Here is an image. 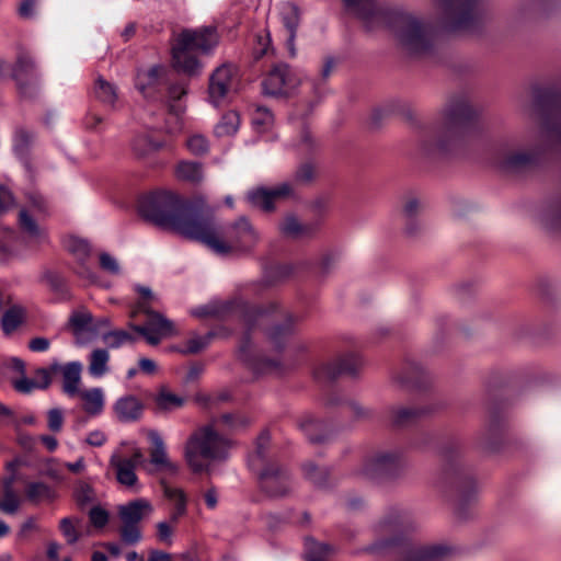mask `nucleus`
I'll return each instance as SVG.
<instances>
[{"mask_svg": "<svg viewBox=\"0 0 561 561\" xmlns=\"http://www.w3.org/2000/svg\"><path fill=\"white\" fill-rule=\"evenodd\" d=\"M346 10L360 20L368 32L389 26L408 54H430L435 44L436 26L410 13L390 12L377 0H342Z\"/></svg>", "mask_w": 561, "mask_h": 561, "instance_id": "obj_1", "label": "nucleus"}, {"mask_svg": "<svg viewBox=\"0 0 561 561\" xmlns=\"http://www.w3.org/2000/svg\"><path fill=\"white\" fill-rule=\"evenodd\" d=\"M416 526L410 512L399 508L389 511L376 526L380 539L370 546L369 551L389 550L399 561H445L454 554V549L447 545H413L408 541L407 535Z\"/></svg>", "mask_w": 561, "mask_h": 561, "instance_id": "obj_2", "label": "nucleus"}, {"mask_svg": "<svg viewBox=\"0 0 561 561\" xmlns=\"http://www.w3.org/2000/svg\"><path fill=\"white\" fill-rule=\"evenodd\" d=\"M206 205L169 191H154L138 201L140 217L161 229L194 240Z\"/></svg>", "mask_w": 561, "mask_h": 561, "instance_id": "obj_3", "label": "nucleus"}, {"mask_svg": "<svg viewBox=\"0 0 561 561\" xmlns=\"http://www.w3.org/2000/svg\"><path fill=\"white\" fill-rule=\"evenodd\" d=\"M196 231L193 241L202 243L218 255L250 251L259 242V233L247 217L241 216L232 224L222 225L208 206Z\"/></svg>", "mask_w": 561, "mask_h": 561, "instance_id": "obj_4", "label": "nucleus"}, {"mask_svg": "<svg viewBox=\"0 0 561 561\" xmlns=\"http://www.w3.org/2000/svg\"><path fill=\"white\" fill-rule=\"evenodd\" d=\"M478 114L465 98L451 99L443 111L442 126L426 131L421 150L426 157L449 153L465 136L476 127Z\"/></svg>", "mask_w": 561, "mask_h": 561, "instance_id": "obj_5", "label": "nucleus"}, {"mask_svg": "<svg viewBox=\"0 0 561 561\" xmlns=\"http://www.w3.org/2000/svg\"><path fill=\"white\" fill-rule=\"evenodd\" d=\"M275 304H271L268 306H257L243 300L210 302L211 318L225 320L231 316L237 314L242 319L245 325V332L240 340L238 356L242 362H244L248 366L257 373L275 369L279 366V363L275 359L256 358L252 354L251 341V333L256 327L259 320L267 318L268 314L275 310Z\"/></svg>", "mask_w": 561, "mask_h": 561, "instance_id": "obj_6", "label": "nucleus"}, {"mask_svg": "<svg viewBox=\"0 0 561 561\" xmlns=\"http://www.w3.org/2000/svg\"><path fill=\"white\" fill-rule=\"evenodd\" d=\"M219 36L215 27L183 30L172 46L174 69L190 77L198 76L203 65L197 54H209L218 45Z\"/></svg>", "mask_w": 561, "mask_h": 561, "instance_id": "obj_7", "label": "nucleus"}, {"mask_svg": "<svg viewBox=\"0 0 561 561\" xmlns=\"http://www.w3.org/2000/svg\"><path fill=\"white\" fill-rule=\"evenodd\" d=\"M461 455L459 442H448L442 448V458L444 461V480L455 491L457 497L456 515L465 520L470 517L467 513V506L474 500L477 494V484L471 473H469L458 461Z\"/></svg>", "mask_w": 561, "mask_h": 561, "instance_id": "obj_8", "label": "nucleus"}, {"mask_svg": "<svg viewBox=\"0 0 561 561\" xmlns=\"http://www.w3.org/2000/svg\"><path fill=\"white\" fill-rule=\"evenodd\" d=\"M230 440L215 431L213 425L195 430L185 445V459L194 473L207 470L204 460H222L228 456Z\"/></svg>", "mask_w": 561, "mask_h": 561, "instance_id": "obj_9", "label": "nucleus"}, {"mask_svg": "<svg viewBox=\"0 0 561 561\" xmlns=\"http://www.w3.org/2000/svg\"><path fill=\"white\" fill-rule=\"evenodd\" d=\"M153 513V506L148 499L138 497L118 505L117 516L121 520L118 529L123 543L134 546L141 541L142 529L140 523Z\"/></svg>", "mask_w": 561, "mask_h": 561, "instance_id": "obj_10", "label": "nucleus"}, {"mask_svg": "<svg viewBox=\"0 0 561 561\" xmlns=\"http://www.w3.org/2000/svg\"><path fill=\"white\" fill-rule=\"evenodd\" d=\"M546 148L539 144L503 148L497 167L505 173L524 174L536 170L545 160Z\"/></svg>", "mask_w": 561, "mask_h": 561, "instance_id": "obj_11", "label": "nucleus"}, {"mask_svg": "<svg viewBox=\"0 0 561 561\" xmlns=\"http://www.w3.org/2000/svg\"><path fill=\"white\" fill-rule=\"evenodd\" d=\"M447 31L473 32L481 23L480 0H438Z\"/></svg>", "mask_w": 561, "mask_h": 561, "instance_id": "obj_12", "label": "nucleus"}, {"mask_svg": "<svg viewBox=\"0 0 561 561\" xmlns=\"http://www.w3.org/2000/svg\"><path fill=\"white\" fill-rule=\"evenodd\" d=\"M534 107L545 136L549 140L561 142V92L538 89L535 92Z\"/></svg>", "mask_w": 561, "mask_h": 561, "instance_id": "obj_13", "label": "nucleus"}, {"mask_svg": "<svg viewBox=\"0 0 561 561\" xmlns=\"http://www.w3.org/2000/svg\"><path fill=\"white\" fill-rule=\"evenodd\" d=\"M408 468L403 454L397 450H381L369 457L362 469L367 479L375 482L394 481L402 477Z\"/></svg>", "mask_w": 561, "mask_h": 561, "instance_id": "obj_14", "label": "nucleus"}, {"mask_svg": "<svg viewBox=\"0 0 561 561\" xmlns=\"http://www.w3.org/2000/svg\"><path fill=\"white\" fill-rule=\"evenodd\" d=\"M271 304L276 305L275 310L267 318L259 320L253 331L262 329L275 351L282 352L289 337L296 333L300 318L289 312H282L279 305L275 301H271L265 306Z\"/></svg>", "mask_w": 561, "mask_h": 561, "instance_id": "obj_15", "label": "nucleus"}, {"mask_svg": "<svg viewBox=\"0 0 561 561\" xmlns=\"http://www.w3.org/2000/svg\"><path fill=\"white\" fill-rule=\"evenodd\" d=\"M255 474L261 491L270 497H284L291 491V474L285 466L278 462L266 463Z\"/></svg>", "mask_w": 561, "mask_h": 561, "instance_id": "obj_16", "label": "nucleus"}, {"mask_svg": "<svg viewBox=\"0 0 561 561\" xmlns=\"http://www.w3.org/2000/svg\"><path fill=\"white\" fill-rule=\"evenodd\" d=\"M299 78L285 62H276L267 71L262 81V91L265 95L286 96L299 84Z\"/></svg>", "mask_w": 561, "mask_h": 561, "instance_id": "obj_17", "label": "nucleus"}, {"mask_svg": "<svg viewBox=\"0 0 561 561\" xmlns=\"http://www.w3.org/2000/svg\"><path fill=\"white\" fill-rule=\"evenodd\" d=\"M167 84L168 69L162 65H153L148 69L137 70L135 87L147 100H161L164 96Z\"/></svg>", "mask_w": 561, "mask_h": 561, "instance_id": "obj_18", "label": "nucleus"}, {"mask_svg": "<svg viewBox=\"0 0 561 561\" xmlns=\"http://www.w3.org/2000/svg\"><path fill=\"white\" fill-rule=\"evenodd\" d=\"M147 320L144 324H129L130 329L140 334L148 344L156 346L162 339L175 334L174 323L162 313L152 310L144 312Z\"/></svg>", "mask_w": 561, "mask_h": 561, "instance_id": "obj_19", "label": "nucleus"}, {"mask_svg": "<svg viewBox=\"0 0 561 561\" xmlns=\"http://www.w3.org/2000/svg\"><path fill=\"white\" fill-rule=\"evenodd\" d=\"M294 195L293 185L284 182L271 188L264 186L255 187L247 193V201L251 206L270 213L275 209L276 202L293 197Z\"/></svg>", "mask_w": 561, "mask_h": 561, "instance_id": "obj_20", "label": "nucleus"}, {"mask_svg": "<svg viewBox=\"0 0 561 561\" xmlns=\"http://www.w3.org/2000/svg\"><path fill=\"white\" fill-rule=\"evenodd\" d=\"M362 366V359L356 354H346L333 362L322 364L313 371L318 381H334L342 375L355 376Z\"/></svg>", "mask_w": 561, "mask_h": 561, "instance_id": "obj_21", "label": "nucleus"}, {"mask_svg": "<svg viewBox=\"0 0 561 561\" xmlns=\"http://www.w3.org/2000/svg\"><path fill=\"white\" fill-rule=\"evenodd\" d=\"M237 68L232 64H222L217 67L209 77L208 99L218 106L226 99L232 88Z\"/></svg>", "mask_w": 561, "mask_h": 561, "instance_id": "obj_22", "label": "nucleus"}, {"mask_svg": "<svg viewBox=\"0 0 561 561\" xmlns=\"http://www.w3.org/2000/svg\"><path fill=\"white\" fill-rule=\"evenodd\" d=\"M297 425L312 445H325L332 442L335 436V430L330 422L318 419L312 414L302 415Z\"/></svg>", "mask_w": 561, "mask_h": 561, "instance_id": "obj_23", "label": "nucleus"}, {"mask_svg": "<svg viewBox=\"0 0 561 561\" xmlns=\"http://www.w3.org/2000/svg\"><path fill=\"white\" fill-rule=\"evenodd\" d=\"M11 78L15 81L21 95L30 98L34 93V82L37 78L35 62L26 53H20L11 70Z\"/></svg>", "mask_w": 561, "mask_h": 561, "instance_id": "obj_24", "label": "nucleus"}, {"mask_svg": "<svg viewBox=\"0 0 561 561\" xmlns=\"http://www.w3.org/2000/svg\"><path fill=\"white\" fill-rule=\"evenodd\" d=\"M504 432V420L497 412H491L486 428L480 435L478 445L488 453L500 449Z\"/></svg>", "mask_w": 561, "mask_h": 561, "instance_id": "obj_25", "label": "nucleus"}, {"mask_svg": "<svg viewBox=\"0 0 561 561\" xmlns=\"http://www.w3.org/2000/svg\"><path fill=\"white\" fill-rule=\"evenodd\" d=\"M279 233L288 239L311 238L319 230V222H300L296 215L288 214L278 224Z\"/></svg>", "mask_w": 561, "mask_h": 561, "instance_id": "obj_26", "label": "nucleus"}, {"mask_svg": "<svg viewBox=\"0 0 561 561\" xmlns=\"http://www.w3.org/2000/svg\"><path fill=\"white\" fill-rule=\"evenodd\" d=\"M66 248L77 259L78 265L75 272L82 278L94 280L95 275L87 264V261L91 255V247L89 242L84 239L72 237L66 242Z\"/></svg>", "mask_w": 561, "mask_h": 561, "instance_id": "obj_27", "label": "nucleus"}, {"mask_svg": "<svg viewBox=\"0 0 561 561\" xmlns=\"http://www.w3.org/2000/svg\"><path fill=\"white\" fill-rule=\"evenodd\" d=\"M36 135L34 131L24 127H18L13 136V151L19 160L23 163L27 172L33 173L31 149L34 145Z\"/></svg>", "mask_w": 561, "mask_h": 561, "instance_id": "obj_28", "label": "nucleus"}, {"mask_svg": "<svg viewBox=\"0 0 561 561\" xmlns=\"http://www.w3.org/2000/svg\"><path fill=\"white\" fill-rule=\"evenodd\" d=\"M144 409V403L133 394L121 397L113 405L115 416L121 423H133L140 420Z\"/></svg>", "mask_w": 561, "mask_h": 561, "instance_id": "obj_29", "label": "nucleus"}, {"mask_svg": "<svg viewBox=\"0 0 561 561\" xmlns=\"http://www.w3.org/2000/svg\"><path fill=\"white\" fill-rule=\"evenodd\" d=\"M430 412L428 408L392 407L389 409V421L393 427L404 428L415 424L423 415Z\"/></svg>", "mask_w": 561, "mask_h": 561, "instance_id": "obj_30", "label": "nucleus"}, {"mask_svg": "<svg viewBox=\"0 0 561 561\" xmlns=\"http://www.w3.org/2000/svg\"><path fill=\"white\" fill-rule=\"evenodd\" d=\"M148 438L153 448L150 450V462L159 468L165 469L170 473H176L179 470L178 465L169 460L165 445L160 434L151 430L148 432Z\"/></svg>", "mask_w": 561, "mask_h": 561, "instance_id": "obj_31", "label": "nucleus"}, {"mask_svg": "<svg viewBox=\"0 0 561 561\" xmlns=\"http://www.w3.org/2000/svg\"><path fill=\"white\" fill-rule=\"evenodd\" d=\"M271 436L268 431H263L256 438L253 453L248 456V466L254 473L262 470L266 463H277L268 458Z\"/></svg>", "mask_w": 561, "mask_h": 561, "instance_id": "obj_32", "label": "nucleus"}, {"mask_svg": "<svg viewBox=\"0 0 561 561\" xmlns=\"http://www.w3.org/2000/svg\"><path fill=\"white\" fill-rule=\"evenodd\" d=\"M394 379L402 387L422 388L426 383V373L419 363L408 360Z\"/></svg>", "mask_w": 561, "mask_h": 561, "instance_id": "obj_33", "label": "nucleus"}, {"mask_svg": "<svg viewBox=\"0 0 561 561\" xmlns=\"http://www.w3.org/2000/svg\"><path fill=\"white\" fill-rule=\"evenodd\" d=\"M59 370L62 374V391L69 397L77 396L79 393L82 365L79 362H70L60 366Z\"/></svg>", "mask_w": 561, "mask_h": 561, "instance_id": "obj_34", "label": "nucleus"}, {"mask_svg": "<svg viewBox=\"0 0 561 561\" xmlns=\"http://www.w3.org/2000/svg\"><path fill=\"white\" fill-rule=\"evenodd\" d=\"M164 496L174 503V507L170 514V523L176 525L179 519L187 512V499L182 489H176L161 481Z\"/></svg>", "mask_w": 561, "mask_h": 561, "instance_id": "obj_35", "label": "nucleus"}, {"mask_svg": "<svg viewBox=\"0 0 561 561\" xmlns=\"http://www.w3.org/2000/svg\"><path fill=\"white\" fill-rule=\"evenodd\" d=\"M83 401V410L90 416L100 415L104 410V394L101 388H92L79 392Z\"/></svg>", "mask_w": 561, "mask_h": 561, "instance_id": "obj_36", "label": "nucleus"}, {"mask_svg": "<svg viewBox=\"0 0 561 561\" xmlns=\"http://www.w3.org/2000/svg\"><path fill=\"white\" fill-rule=\"evenodd\" d=\"M111 465L115 468L116 480L126 488H134L138 482L133 460L111 459Z\"/></svg>", "mask_w": 561, "mask_h": 561, "instance_id": "obj_37", "label": "nucleus"}, {"mask_svg": "<svg viewBox=\"0 0 561 561\" xmlns=\"http://www.w3.org/2000/svg\"><path fill=\"white\" fill-rule=\"evenodd\" d=\"M135 290L139 295V299L131 308L129 317L133 319L140 313L149 312V310H152V307L159 302L158 297L149 287L136 285Z\"/></svg>", "mask_w": 561, "mask_h": 561, "instance_id": "obj_38", "label": "nucleus"}, {"mask_svg": "<svg viewBox=\"0 0 561 561\" xmlns=\"http://www.w3.org/2000/svg\"><path fill=\"white\" fill-rule=\"evenodd\" d=\"M335 67V59L331 56L324 58L323 66L318 78L309 81L314 95L321 99L328 92L327 81L332 75Z\"/></svg>", "mask_w": 561, "mask_h": 561, "instance_id": "obj_39", "label": "nucleus"}, {"mask_svg": "<svg viewBox=\"0 0 561 561\" xmlns=\"http://www.w3.org/2000/svg\"><path fill=\"white\" fill-rule=\"evenodd\" d=\"M185 399L171 392L167 387H161L154 397V404L159 411L169 412L184 405Z\"/></svg>", "mask_w": 561, "mask_h": 561, "instance_id": "obj_40", "label": "nucleus"}, {"mask_svg": "<svg viewBox=\"0 0 561 561\" xmlns=\"http://www.w3.org/2000/svg\"><path fill=\"white\" fill-rule=\"evenodd\" d=\"M240 127V115L236 111L226 112L215 126L214 133L217 137L233 136Z\"/></svg>", "mask_w": 561, "mask_h": 561, "instance_id": "obj_41", "label": "nucleus"}, {"mask_svg": "<svg viewBox=\"0 0 561 561\" xmlns=\"http://www.w3.org/2000/svg\"><path fill=\"white\" fill-rule=\"evenodd\" d=\"M304 474L317 488H327L330 484V471L328 468H320L311 461L304 463Z\"/></svg>", "mask_w": 561, "mask_h": 561, "instance_id": "obj_42", "label": "nucleus"}, {"mask_svg": "<svg viewBox=\"0 0 561 561\" xmlns=\"http://www.w3.org/2000/svg\"><path fill=\"white\" fill-rule=\"evenodd\" d=\"M203 175V164L201 162L181 161L176 167V176L182 181L199 183Z\"/></svg>", "mask_w": 561, "mask_h": 561, "instance_id": "obj_43", "label": "nucleus"}, {"mask_svg": "<svg viewBox=\"0 0 561 561\" xmlns=\"http://www.w3.org/2000/svg\"><path fill=\"white\" fill-rule=\"evenodd\" d=\"M95 98L106 106H113L117 100V91L115 85L99 77L94 85Z\"/></svg>", "mask_w": 561, "mask_h": 561, "instance_id": "obj_44", "label": "nucleus"}, {"mask_svg": "<svg viewBox=\"0 0 561 561\" xmlns=\"http://www.w3.org/2000/svg\"><path fill=\"white\" fill-rule=\"evenodd\" d=\"M110 359L108 352L104 348H96L90 355L89 373L93 377H102L107 371Z\"/></svg>", "mask_w": 561, "mask_h": 561, "instance_id": "obj_45", "label": "nucleus"}, {"mask_svg": "<svg viewBox=\"0 0 561 561\" xmlns=\"http://www.w3.org/2000/svg\"><path fill=\"white\" fill-rule=\"evenodd\" d=\"M282 23L287 32H297L300 24V10L295 3H286L280 12Z\"/></svg>", "mask_w": 561, "mask_h": 561, "instance_id": "obj_46", "label": "nucleus"}, {"mask_svg": "<svg viewBox=\"0 0 561 561\" xmlns=\"http://www.w3.org/2000/svg\"><path fill=\"white\" fill-rule=\"evenodd\" d=\"M420 210V203L416 198L412 197L408 199L403 206V216L405 218V232L409 236H414L419 226L415 221V217Z\"/></svg>", "mask_w": 561, "mask_h": 561, "instance_id": "obj_47", "label": "nucleus"}, {"mask_svg": "<svg viewBox=\"0 0 561 561\" xmlns=\"http://www.w3.org/2000/svg\"><path fill=\"white\" fill-rule=\"evenodd\" d=\"M81 519L79 517H65L59 522V530L68 545H75L81 537L78 529Z\"/></svg>", "mask_w": 561, "mask_h": 561, "instance_id": "obj_48", "label": "nucleus"}, {"mask_svg": "<svg viewBox=\"0 0 561 561\" xmlns=\"http://www.w3.org/2000/svg\"><path fill=\"white\" fill-rule=\"evenodd\" d=\"M23 321V309L13 306L8 309L1 318V327L5 334L15 331Z\"/></svg>", "mask_w": 561, "mask_h": 561, "instance_id": "obj_49", "label": "nucleus"}, {"mask_svg": "<svg viewBox=\"0 0 561 561\" xmlns=\"http://www.w3.org/2000/svg\"><path fill=\"white\" fill-rule=\"evenodd\" d=\"M44 278L46 283L49 285L50 289L59 295L60 299L68 300L71 295L65 278L55 272H46L44 274Z\"/></svg>", "mask_w": 561, "mask_h": 561, "instance_id": "obj_50", "label": "nucleus"}, {"mask_svg": "<svg viewBox=\"0 0 561 561\" xmlns=\"http://www.w3.org/2000/svg\"><path fill=\"white\" fill-rule=\"evenodd\" d=\"M93 317L90 312L76 311L69 318V325L72 328L76 334L83 331H96V328H92Z\"/></svg>", "mask_w": 561, "mask_h": 561, "instance_id": "obj_51", "label": "nucleus"}, {"mask_svg": "<svg viewBox=\"0 0 561 561\" xmlns=\"http://www.w3.org/2000/svg\"><path fill=\"white\" fill-rule=\"evenodd\" d=\"M162 147L160 141L153 140L148 135L137 136L133 141V149L138 156H146L151 151H157Z\"/></svg>", "mask_w": 561, "mask_h": 561, "instance_id": "obj_52", "label": "nucleus"}, {"mask_svg": "<svg viewBox=\"0 0 561 561\" xmlns=\"http://www.w3.org/2000/svg\"><path fill=\"white\" fill-rule=\"evenodd\" d=\"M216 335L215 332L209 331L205 335H195L191 339H188L185 343V350L183 351L184 354H197L205 350Z\"/></svg>", "mask_w": 561, "mask_h": 561, "instance_id": "obj_53", "label": "nucleus"}, {"mask_svg": "<svg viewBox=\"0 0 561 561\" xmlns=\"http://www.w3.org/2000/svg\"><path fill=\"white\" fill-rule=\"evenodd\" d=\"M103 341L111 348H117L125 343H133L136 337L124 330H114L103 334Z\"/></svg>", "mask_w": 561, "mask_h": 561, "instance_id": "obj_54", "label": "nucleus"}, {"mask_svg": "<svg viewBox=\"0 0 561 561\" xmlns=\"http://www.w3.org/2000/svg\"><path fill=\"white\" fill-rule=\"evenodd\" d=\"M306 548L308 561H324V558L331 551V547L329 545L317 542L312 538H308L306 540Z\"/></svg>", "mask_w": 561, "mask_h": 561, "instance_id": "obj_55", "label": "nucleus"}, {"mask_svg": "<svg viewBox=\"0 0 561 561\" xmlns=\"http://www.w3.org/2000/svg\"><path fill=\"white\" fill-rule=\"evenodd\" d=\"M19 225L20 228L27 233L31 238L41 239L42 230L38 227L36 220L25 209H21L19 213Z\"/></svg>", "mask_w": 561, "mask_h": 561, "instance_id": "obj_56", "label": "nucleus"}, {"mask_svg": "<svg viewBox=\"0 0 561 561\" xmlns=\"http://www.w3.org/2000/svg\"><path fill=\"white\" fill-rule=\"evenodd\" d=\"M26 497L32 502L51 497V489L44 482H31L26 485Z\"/></svg>", "mask_w": 561, "mask_h": 561, "instance_id": "obj_57", "label": "nucleus"}, {"mask_svg": "<svg viewBox=\"0 0 561 561\" xmlns=\"http://www.w3.org/2000/svg\"><path fill=\"white\" fill-rule=\"evenodd\" d=\"M60 365L54 363L49 368H38L35 371L34 383L37 389H47L51 382L50 374L59 371Z\"/></svg>", "mask_w": 561, "mask_h": 561, "instance_id": "obj_58", "label": "nucleus"}, {"mask_svg": "<svg viewBox=\"0 0 561 561\" xmlns=\"http://www.w3.org/2000/svg\"><path fill=\"white\" fill-rule=\"evenodd\" d=\"M168 108H169V117L165 122L164 129L169 134H174V133L180 131L182 128V123L180 119V114H181L182 110L180 108L179 105H175V104H169Z\"/></svg>", "mask_w": 561, "mask_h": 561, "instance_id": "obj_59", "label": "nucleus"}, {"mask_svg": "<svg viewBox=\"0 0 561 561\" xmlns=\"http://www.w3.org/2000/svg\"><path fill=\"white\" fill-rule=\"evenodd\" d=\"M543 220L551 227L561 226V197L549 206L543 214Z\"/></svg>", "mask_w": 561, "mask_h": 561, "instance_id": "obj_60", "label": "nucleus"}, {"mask_svg": "<svg viewBox=\"0 0 561 561\" xmlns=\"http://www.w3.org/2000/svg\"><path fill=\"white\" fill-rule=\"evenodd\" d=\"M188 150L196 156L204 154L208 151L209 146L207 139L202 135H194L186 140Z\"/></svg>", "mask_w": 561, "mask_h": 561, "instance_id": "obj_61", "label": "nucleus"}, {"mask_svg": "<svg viewBox=\"0 0 561 561\" xmlns=\"http://www.w3.org/2000/svg\"><path fill=\"white\" fill-rule=\"evenodd\" d=\"M20 506V500L14 491L3 493V499L0 501V510L5 514H15Z\"/></svg>", "mask_w": 561, "mask_h": 561, "instance_id": "obj_62", "label": "nucleus"}, {"mask_svg": "<svg viewBox=\"0 0 561 561\" xmlns=\"http://www.w3.org/2000/svg\"><path fill=\"white\" fill-rule=\"evenodd\" d=\"M218 421L225 424L230 430L245 427L249 424V420L247 417L233 413L221 414Z\"/></svg>", "mask_w": 561, "mask_h": 561, "instance_id": "obj_63", "label": "nucleus"}, {"mask_svg": "<svg viewBox=\"0 0 561 561\" xmlns=\"http://www.w3.org/2000/svg\"><path fill=\"white\" fill-rule=\"evenodd\" d=\"M108 518H110L108 512L106 510L102 508L101 506H93L89 511L90 523L95 528L105 527L106 524L108 523Z\"/></svg>", "mask_w": 561, "mask_h": 561, "instance_id": "obj_64", "label": "nucleus"}]
</instances>
